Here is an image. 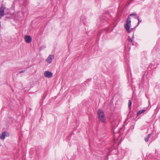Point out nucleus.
Returning a JSON list of instances; mask_svg holds the SVG:
<instances>
[{
  "label": "nucleus",
  "instance_id": "9b49d317",
  "mask_svg": "<svg viewBox=\"0 0 160 160\" xmlns=\"http://www.w3.org/2000/svg\"><path fill=\"white\" fill-rule=\"evenodd\" d=\"M135 18L136 19H138V25L142 21V20H140L138 17L137 18L135 17Z\"/></svg>",
  "mask_w": 160,
  "mask_h": 160
},
{
  "label": "nucleus",
  "instance_id": "f8f14e48",
  "mask_svg": "<svg viewBox=\"0 0 160 160\" xmlns=\"http://www.w3.org/2000/svg\"><path fill=\"white\" fill-rule=\"evenodd\" d=\"M25 72V70H22V71H20V72L19 73H23V72Z\"/></svg>",
  "mask_w": 160,
  "mask_h": 160
},
{
  "label": "nucleus",
  "instance_id": "f03ea898",
  "mask_svg": "<svg viewBox=\"0 0 160 160\" xmlns=\"http://www.w3.org/2000/svg\"><path fill=\"white\" fill-rule=\"evenodd\" d=\"M98 118L99 121L102 122L104 123L106 121L105 114L103 111L99 109L98 111Z\"/></svg>",
  "mask_w": 160,
  "mask_h": 160
},
{
  "label": "nucleus",
  "instance_id": "423d86ee",
  "mask_svg": "<svg viewBox=\"0 0 160 160\" xmlns=\"http://www.w3.org/2000/svg\"><path fill=\"white\" fill-rule=\"evenodd\" d=\"M54 58V56L53 55H50L46 59V61L49 63H50L52 60Z\"/></svg>",
  "mask_w": 160,
  "mask_h": 160
},
{
  "label": "nucleus",
  "instance_id": "20e7f679",
  "mask_svg": "<svg viewBox=\"0 0 160 160\" xmlns=\"http://www.w3.org/2000/svg\"><path fill=\"white\" fill-rule=\"evenodd\" d=\"M9 136V133L7 132H3L0 136V138L4 140L6 137H8Z\"/></svg>",
  "mask_w": 160,
  "mask_h": 160
},
{
  "label": "nucleus",
  "instance_id": "f257e3e1",
  "mask_svg": "<svg viewBox=\"0 0 160 160\" xmlns=\"http://www.w3.org/2000/svg\"><path fill=\"white\" fill-rule=\"evenodd\" d=\"M137 15V13H133L131 14L130 15L127 19L126 21V23L124 25V27L127 31L128 32H130V27L131 25V20L130 17L131 16H136Z\"/></svg>",
  "mask_w": 160,
  "mask_h": 160
},
{
  "label": "nucleus",
  "instance_id": "ddd939ff",
  "mask_svg": "<svg viewBox=\"0 0 160 160\" xmlns=\"http://www.w3.org/2000/svg\"><path fill=\"white\" fill-rule=\"evenodd\" d=\"M129 41L130 42H131L132 43V39H130L129 40Z\"/></svg>",
  "mask_w": 160,
  "mask_h": 160
},
{
  "label": "nucleus",
  "instance_id": "9d476101",
  "mask_svg": "<svg viewBox=\"0 0 160 160\" xmlns=\"http://www.w3.org/2000/svg\"><path fill=\"white\" fill-rule=\"evenodd\" d=\"M132 102L130 100H129L128 101V107L130 108L131 107V106L132 104Z\"/></svg>",
  "mask_w": 160,
  "mask_h": 160
},
{
  "label": "nucleus",
  "instance_id": "7ed1b4c3",
  "mask_svg": "<svg viewBox=\"0 0 160 160\" xmlns=\"http://www.w3.org/2000/svg\"><path fill=\"white\" fill-rule=\"evenodd\" d=\"M44 75L45 77L50 78L52 77L53 73L51 72L48 71H46L44 72Z\"/></svg>",
  "mask_w": 160,
  "mask_h": 160
},
{
  "label": "nucleus",
  "instance_id": "0eeeda50",
  "mask_svg": "<svg viewBox=\"0 0 160 160\" xmlns=\"http://www.w3.org/2000/svg\"><path fill=\"white\" fill-rule=\"evenodd\" d=\"M0 16L2 17L4 16V9L2 7H1L0 8Z\"/></svg>",
  "mask_w": 160,
  "mask_h": 160
},
{
  "label": "nucleus",
  "instance_id": "1a4fd4ad",
  "mask_svg": "<svg viewBox=\"0 0 160 160\" xmlns=\"http://www.w3.org/2000/svg\"><path fill=\"white\" fill-rule=\"evenodd\" d=\"M145 111V110L142 109L139 111L137 113V116H138L139 115Z\"/></svg>",
  "mask_w": 160,
  "mask_h": 160
},
{
  "label": "nucleus",
  "instance_id": "6e6552de",
  "mask_svg": "<svg viewBox=\"0 0 160 160\" xmlns=\"http://www.w3.org/2000/svg\"><path fill=\"white\" fill-rule=\"evenodd\" d=\"M152 134L150 133L148 135V136H146L144 138L146 142H148L149 138L151 136Z\"/></svg>",
  "mask_w": 160,
  "mask_h": 160
},
{
  "label": "nucleus",
  "instance_id": "39448f33",
  "mask_svg": "<svg viewBox=\"0 0 160 160\" xmlns=\"http://www.w3.org/2000/svg\"><path fill=\"white\" fill-rule=\"evenodd\" d=\"M24 39L27 43H29L32 41V38L30 36H25L24 37Z\"/></svg>",
  "mask_w": 160,
  "mask_h": 160
}]
</instances>
